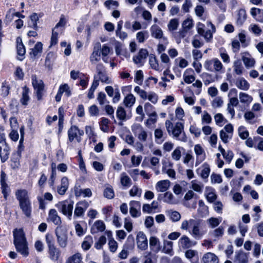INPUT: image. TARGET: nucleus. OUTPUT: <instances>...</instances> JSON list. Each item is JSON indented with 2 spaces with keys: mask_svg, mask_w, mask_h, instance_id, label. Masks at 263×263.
Masks as SVG:
<instances>
[{
  "mask_svg": "<svg viewBox=\"0 0 263 263\" xmlns=\"http://www.w3.org/2000/svg\"><path fill=\"white\" fill-rule=\"evenodd\" d=\"M201 220L196 219H190L182 221L181 229L188 230L190 234L195 239H200L203 233L201 230Z\"/></svg>",
  "mask_w": 263,
  "mask_h": 263,
  "instance_id": "f257e3e1",
  "label": "nucleus"
},
{
  "mask_svg": "<svg viewBox=\"0 0 263 263\" xmlns=\"http://www.w3.org/2000/svg\"><path fill=\"white\" fill-rule=\"evenodd\" d=\"M14 244L17 251L24 256L29 254L28 244L22 229H15L13 231Z\"/></svg>",
  "mask_w": 263,
  "mask_h": 263,
  "instance_id": "f03ea898",
  "label": "nucleus"
},
{
  "mask_svg": "<svg viewBox=\"0 0 263 263\" xmlns=\"http://www.w3.org/2000/svg\"><path fill=\"white\" fill-rule=\"evenodd\" d=\"M165 127L168 134L173 135V137L183 142L187 140V138L184 132L183 123L180 122L176 123L175 125L170 120H166L165 123Z\"/></svg>",
  "mask_w": 263,
  "mask_h": 263,
  "instance_id": "7ed1b4c3",
  "label": "nucleus"
},
{
  "mask_svg": "<svg viewBox=\"0 0 263 263\" xmlns=\"http://www.w3.org/2000/svg\"><path fill=\"white\" fill-rule=\"evenodd\" d=\"M31 82L37 100H41L45 91L43 81L38 78L35 74H33L31 76Z\"/></svg>",
  "mask_w": 263,
  "mask_h": 263,
  "instance_id": "20e7f679",
  "label": "nucleus"
},
{
  "mask_svg": "<svg viewBox=\"0 0 263 263\" xmlns=\"http://www.w3.org/2000/svg\"><path fill=\"white\" fill-rule=\"evenodd\" d=\"M73 204L72 201L64 200L56 204L55 206L60 212L70 219L72 214Z\"/></svg>",
  "mask_w": 263,
  "mask_h": 263,
  "instance_id": "39448f33",
  "label": "nucleus"
},
{
  "mask_svg": "<svg viewBox=\"0 0 263 263\" xmlns=\"http://www.w3.org/2000/svg\"><path fill=\"white\" fill-rule=\"evenodd\" d=\"M57 241L61 248H65L67 244L68 235L65 229L62 227H57L55 230Z\"/></svg>",
  "mask_w": 263,
  "mask_h": 263,
  "instance_id": "423d86ee",
  "label": "nucleus"
},
{
  "mask_svg": "<svg viewBox=\"0 0 263 263\" xmlns=\"http://www.w3.org/2000/svg\"><path fill=\"white\" fill-rule=\"evenodd\" d=\"M97 76V79L102 83L106 84L111 83V80L107 76L106 71L102 64H98L96 66Z\"/></svg>",
  "mask_w": 263,
  "mask_h": 263,
  "instance_id": "0eeeda50",
  "label": "nucleus"
},
{
  "mask_svg": "<svg viewBox=\"0 0 263 263\" xmlns=\"http://www.w3.org/2000/svg\"><path fill=\"white\" fill-rule=\"evenodd\" d=\"M205 68L209 70H214L216 72H222L223 66L220 61L217 58H213L211 60L206 61L204 64Z\"/></svg>",
  "mask_w": 263,
  "mask_h": 263,
  "instance_id": "6e6552de",
  "label": "nucleus"
},
{
  "mask_svg": "<svg viewBox=\"0 0 263 263\" xmlns=\"http://www.w3.org/2000/svg\"><path fill=\"white\" fill-rule=\"evenodd\" d=\"M83 134V131L80 130L78 126L76 125L71 126L67 132L68 141L72 142L76 139L78 142H80L81 140V136Z\"/></svg>",
  "mask_w": 263,
  "mask_h": 263,
  "instance_id": "1a4fd4ad",
  "label": "nucleus"
},
{
  "mask_svg": "<svg viewBox=\"0 0 263 263\" xmlns=\"http://www.w3.org/2000/svg\"><path fill=\"white\" fill-rule=\"evenodd\" d=\"M132 130L141 141L145 142L147 140V132L141 125L137 123L134 124L132 126Z\"/></svg>",
  "mask_w": 263,
  "mask_h": 263,
  "instance_id": "9d476101",
  "label": "nucleus"
},
{
  "mask_svg": "<svg viewBox=\"0 0 263 263\" xmlns=\"http://www.w3.org/2000/svg\"><path fill=\"white\" fill-rule=\"evenodd\" d=\"M89 204L86 200H83L78 202L76 205L74 211V217H81L84 215L85 211L89 207Z\"/></svg>",
  "mask_w": 263,
  "mask_h": 263,
  "instance_id": "9b49d317",
  "label": "nucleus"
},
{
  "mask_svg": "<svg viewBox=\"0 0 263 263\" xmlns=\"http://www.w3.org/2000/svg\"><path fill=\"white\" fill-rule=\"evenodd\" d=\"M0 157L2 162L3 163L9 158L10 148L2 137L0 138Z\"/></svg>",
  "mask_w": 263,
  "mask_h": 263,
  "instance_id": "f8f14e48",
  "label": "nucleus"
},
{
  "mask_svg": "<svg viewBox=\"0 0 263 263\" xmlns=\"http://www.w3.org/2000/svg\"><path fill=\"white\" fill-rule=\"evenodd\" d=\"M194 151L196 155L195 166H197L205 160L206 154L204 149L200 144H196L194 146Z\"/></svg>",
  "mask_w": 263,
  "mask_h": 263,
  "instance_id": "ddd939ff",
  "label": "nucleus"
},
{
  "mask_svg": "<svg viewBox=\"0 0 263 263\" xmlns=\"http://www.w3.org/2000/svg\"><path fill=\"white\" fill-rule=\"evenodd\" d=\"M137 244L138 248L144 251L148 248L147 239L146 235L143 232L140 231L138 233L136 237Z\"/></svg>",
  "mask_w": 263,
  "mask_h": 263,
  "instance_id": "4468645a",
  "label": "nucleus"
},
{
  "mask_svg": "<svg viewBox=\"0 0 263 263\" xmlns=\"http://www.w3.org/2000/svg\"><path fill=\"white\" fill-rule=\"evenodd\" d=\"M47 220L48 222H52L54 224L61 227L62 220L59 216L58 212L54 209H50L49 211Z\"/></svg>",
  "mask_w": 263,
  "mask_h": 263,
  "instance_id": "2eb2a0df",
  "label": "nucleus"
},
{
  "mask_svg": "<svg viewBox=\"0 0 263 263\" xmlns=\"http://www.w3.org/2000/svg\"><path fill=\"white\" fill-rule=\"evenodd\" d=\"M129 213L130 215L134 217H138L141 215L140 203L137 201H132L129 203Z\"/></svg>",
  "mask_w": 263,
  "mask_h": 263,
  "instance_id": "dca6fc26",
  "label": "nucleus"
},
{
  "mask_svg": "<svg viewBox=\"0 0 263 263\" xmlns=\"http://www.w3.org/2000/svg\"><path fill=\"white\" fill-rule=\"evenodd\" d=\"M15 195L18 203L30 201L28 191L25 189H18L15 192Z\"/></svg>",
  "mask_w": 263,
  "mask_h": 263,
  "instance_id": "f3484780",
  "label": "nucleus"
},
{
  "mask_svg": "<svg viewBox=\"0 0 263 263\" xmlns=\"http://www.w3.org/2000/svg\"><path fill=\"white\" fill-rule=\"evenodd\" d=\"M148 55V51L145 49H141L139 51L137 55L133 57L134 62L136 64L142 65L143 61L147 58Z\"/></svg>",
  "mask_w": 263,
  "mask_h": 263,
  "instance_id": "a211bd4d",
  "label": "nucleus"
},
{
  "mask_svg": "<svg viewBox=\"0 0 263 263\" xmlns=\"http://www.w3.org/2000/svg\"><path fill=\"white\" fill-rule=\"evenodd\" d=\"M210 172V165L207 163H204L200 167L196 170L197 173L204 179L209 177Z\"/></svg>",
  "mask_w": 263,
  "mask_h": 263,
  "instance_id": "6ab92c4d",
  "label": "nucleus"
},
{
  "mask_svg": "<svg viewBox=\"0 0 263 263\" xmlns=\"http://www.w3.org/2000/svg\"><path fill=\"white\" fill-rule=\"evenodd\" d=\"M69 186L68 179L66 177H63L61 180V184L57 187V192L60 195H64L66 192Z\"/></svg>",
  "mask_w": 263,
  "mask_h": 263,
  "instance_id": "aec40b11",
  "label": "nucleus"
},
{
  "mask_svg": "<svg viewBox=\"0 0 263 263\" xmlns=\"http://www.w3.org/2000/svg\"><path fill=\"white\" fill-rule=\"evenodd\" d=\"M20 209L23 214L27 217H30L32 213L31 202L30 201L19 203Z\"/></svg>",
  "mask_w": 263,
  "mask_h": 263,
  "instance_id": "412c9836",
  "label": "nucleus"
},
{
  "mask_svg": "<svg viewBox=\"0 0 263 263\" xmlns=\"http://www.w3.org/2000/svg\"><path fill=\"white\" fill-rule=\"evenodd\" d=\"M48 254L49 258L53 261H57L59 260L61 256V251L55 246L51 247L48 248Z\"/></svg>",
  "mask_w": 263,
  "mask_h": 263,
  "instance_id": "4be33fe9",
  "label": "nucleus"
},
{
  "mask_svg": "<svg viewBox=\"0 0 263 263\" xmlns=\"http://www.w3.org/2000/svg\"><path fill=\"white\" fill-rule=\"evenodd\" d=\"M196 242H193L186 235H183L179 240V244L183 249H188L195 245Z\"/></svg>",
  "mask_w": 263,
  "mask_h": 263,
  "instance_id": "5701e85b",
  "label": "nucleus"
},
{
  "mask_svg": "<svg viewBox=\"0 0 263 263\" xmlns=\"http://www.w3.org/2000/svg\"><path fill=\"white\" fill-rule=\"evenodd\" d=\"M207 25L211 27L212 30L210 29H209L206 31L204 30L203 31V34H200V35L202 36L207 42H209L212 39L213 33L215 32L216 29L214 25L211 22H208L207 23Z\"/></svg>",
  "mask_w": 263,
  "mask_h": 263,
  "instance_id": "b1692460",
  "label": "nucleus"
},
{
  "mask_svg": "<svg viewBox=\"0 0 263 263\" xmlns=\"http://www.w3.org/2000/svg\"><path fill=\"white\" fill-rule=\"evenodd\" d=\"M203 263H218V257L214 253L208 252L204 254L202 258Z\"/></svg>",
  "mask_w": 263,
  "mask_h": 263,
  "instance_id": "393cba45",
  "label": "nucleus"
},
{
  "mask_svg": "<svg viewBox=\"0 0 263 263\" xmlns=\"http://www.w3.org/2000/svg\"><path fill=\"white\" fill-rule=\"evenodd\" d=\"M170 184L168 180L159 181L156 184V190L158 192H164L168 189Z\"/></svg>",
  "mask_w": 263,
  "mask_h": 263,
  "instance_id": "a878e982",
  "label": "nucleus"
},
{
  "mask_svg": "<svg viewBox=\"0 0 263 263\" xmlns=\"http://www.w3.org/2000/svg\"><path fill=\"white\" fill-rule=\"evenodd\" d=\"M242 60L247 68L253 67L255 63V61L254 58L248 52L243 53Z\"/></svg>",
  "mask_w": 263,
  "mask_h": 263,
  "instance_id": "bb28decb",
  "label": "nucleus"
},
{
  "mask_svg": "<svg viewBox=\"0 0 263 263\" xmlns=\"http://www.w3.org/2000/svg\"><path fill=\"white\" fill-rule=\"evenodd\" d=\"M234 263H248V254L241 251L236 252Z\"/></svg>",
  "mask_w": 263,
  "mask_h": 263,
  "instance_id": "cd10ccee",
  "label": "nucleus"
},
{
  "mask_svg": "<svg viewBox=\"0 0 263 263\" xmlns=\"http://www.w3.org/2000/svg\"><path fill=\"white\" fill-rule=\"evenodd\" d=\"M149 246L151 250L155 252H158L160 250V242L158 238L152 236L149 238Z\"/></svg>",
  "mask_w": 263,
  "mask_h": 263,
  "instance_id": "c85d7f7f",
  "label": "nucleus"
},
{
  "mask_svg": "<svg viewBox=\"0 0 263 263\" xmlns=\"http://www.w3.org/2000/svg\"><path fill=\"white\" fill-rule=\"evenodd\" d=\"M21 156V151L14 152L11 157V167L13 169L18 168L20 166V159Z\"/></svg>",
  "mask_w": 263,
  "mask_h": 263,
  "instance_id": "c756f323",
  "label": "nucleus"
},
{
  "mask_svg": "<svg viewBox=\"0 0 263 263\" xmlns=\"http://www.w3.org/2000/svg\"><path fill=\"white\" fill-rule=\"evenodd\" d=\"M151 35L153 37L160 39L163 38V31L157 25H153L151 27Z\"/></svg>",
  "mask_w": 263,
  "mask_h": 263,
  "instance_id": "7c9ffc66",
  "label": "nucleus"
},
{
  "mask_svg": "<svg viewBox=\"0 0 263 263\" xmlns=\"http://www.w3.org/2000/svg\"><path fill=\"white\" fill-rule=\"evenodd\" d=\"M105 229V225L101 220L96 221L93 224L91 229V233H97L99 232H103Z\"/></svg>",
  "mask_w": 263,
  "mask_h": 263,
  "instance_id": "2f4dec72",
  "label": "nucleus"
},
{
  "mask_svg": "<svg viewBox=\"0 0 263 263\" xmlns=\"http://www.w3.org/2000/svg\"><path fill=\"white\" fill-rule=\"evenodd\" d=\"M247 19L246 11L243 9H239L237 14L236 24L238 26H241Z\"/></svg>",
  "mask_w": 263,
  "mask_h": 263,
  "instance_id": "473e14b6",
  "label": "nucleus"
},
{
  "mask_svg": "<svg viewBox=\"0 0 263 263\" xmlns=\"http://www.w3.org/2000/svg\"><path fill=\"white\" fill-rule=\"evenodd\" d=\"M43 44L41 42H38L33 48L30 49L29 54L31 58H35L42 52Z\"/></svg>",
  "mask_w": 263,
  "mask_h": 263,
  "instance_id": "72a5a7b5",
  "label": "nucleus"
},
{
  "mask_svg": "<svg viewBox=\"0 0 263 263\" xmlns=\"http://www.w3.org/2000/svg\"><path fill=\"white\" fill-rule=\"evenodd\" d=\"M235 85L237 88L242 90H248L250 88L249 83L243 78L238 79Z\"/></svg>",
  "mask_w": 263,
  "mask_h": 263,
  "instance_id": "f704fd0d",
  "label": "nucleus"
},
{
  "mask_svg": "<svg viewBox=\"0 0 263 263\" xmlns=\"http://www.w3.org/2000/svg\"><path fill=\"white\" fill-rule=\"evenodd\" d=\"M55 59V55L53 52H50L47 53L45 61V65L48 69H52Z\"/></svg>",
  "mask_w": 263,
  "mask_h": 263,
  "instance_id": "c9c22d12",
  "label": "nucleus"
},
{
  "mask_svg": "<svg viewBox=\"0 0 263 263\" xmlns=\"http://www.w3.org/2000/svg\"><path fill=\"white\" fill-rule=\"evenodd\" d=\"M203 187V184L197 180H194L191 182V188L197 193H201Z\"/></svg>",
  "mask_w": 263,
  "mask_h": 263,
  "instance_id": "e433bc0d",
  "label": "nucleus"
},
{
  "mask_svg": "<svg viewBox=\"0 0 263 263\" xmlns=\"http://www.w3.org/2000/svg\"><path fill=\"white\" fill-rule=\"evenodd\" d=\"M132 180L125 173L120 175V183L124 187H128L132 185Z\"/></svg>",
  "mask_w": 263,
  "mask_h": 263,
  "instance_id": "4c0bfd02",
  "label": "nucleus"
},
{
  "mask_svg": "<svg viewBox=\"0 0 263 263\" xmlns=\"http://www.w3.org/2000/svg\"><path fill=\"white\" fill-rule=\"evenodd\" d=\"M149 64L152 69L156 71L160 70L158 61L156 56L153 54L149 55Z\"/></svg>",
  "mask_w": 263,
  "mask_h": 263,
  "instance_id": "58836bf2",
  "label": "nucleus"
},
{
  "mask_svg": "<svg viewBox=\"0 0 263 263\" xmlns=\"http://www.w3.org/2000/svg\"><path fill=\"white\" fill-rule=\"evenodd\" d=\"M166 213L167 216L173 222H177L180 220L181 215L177 211L170 210L167 211Z\"/></svg>",
  "mask_w": 263,
  "mask_h": 263,
  "instance_id": "ea45409f",
  "label": "nucleus"
},
{
  "mask_svg": "<svg viewBox=\"0 0 263 263\" xmlns=\"http://www.w3.org/2000/svg\"><path fill=\"white\" fill-rule=\"evenodd\" d=\"M30 21L28 23L29 27L37 30V22L39 20L38 14L36 13H33L30 16Z\"/></svg>",
  "mask_w": 263,
  "mask_h": 263,
  "instance_id": "a19ab883",
  "label": "nucleus"
},
{
  "mask_svg": "<svg viewBox=\"0 0 263 263\" xmlns=\"http://www.w3.org/2000/svg\"><path fill=\"white\" fill-rule=\"evenodd\" d=\"M221 221V217H211L207 219L206 222L209 225V227L213 229L217 227L220 223Z\"/></svg>",
  "mask_w": 263,
  "mask_h": 263,
  "instance_id": "79ce46f5",
  "label": "nucleus"
},
{
  "mask_svg": "<svg viewBox=\"0 0 263 263\" xmlns=\"http://www.w3.org/2000/svg\"><path fill=\"white\" fill-rule=\"evenodd\" d=\"M239 98L241 103L248 105L253 101V98L252 96L242 92H240L239 93Z\"/></svg>",
  "mask_w": 263,
  "mask_h": 263,
  "instance_id": "37998d69",
  "label": "nucleus"
},
{
  "mask_svg": "<svg viewBox=\"0 0 263 263\" xmlns=\"http://www.w3.org/2000/svg\"><path fill=\"white\" fill-rule=\"evenodd\" d=\"M155 141L157 143H161L164 140L163 132L162 129L156 128L154 131Z\"/></svg>",
  "mask_w": 263,
  "mask_h": 263,
  "instance_id": "c03bdc74",
  "label": "nucleus"
},
{
  "mask_svg": "<svg viewBox=\"0 0 263 263\" xmlns=\"http://www.w3.org/2000/svg\"><path fill=\"white\" fill-rule=\"evenodd\" d=\"M135 97L133 95L130 93L125 97L123 103L126 107H130L135 104Z\"/></svg>",
  "mask_w": 263,
  "mask_h": 263,
  "instance_id": "a18cd8bd",
  "label": "nucleus"
},
{
  "mask_svg": "<svg viewBox=\"0 0 263 263\" xmlns=\"http://www.w3.org/2000/svg\"><path fill=\"white\" fill-rule=\"evenodd\" d=\"M104 196L107 199H112L115 197V193L112 187L107 184L103 192Z\"/></svg>",
  "mask_w": 263,
  "mask_h": 263,
  "instance_id": "49530a36",
  "label": "nucleus"
},
{
  "mask_svg": "<svg viewBox=\"0 0 263 263\" xmlns=\"http://www.w3.org/2000/svg\"><path fill=\"white\" fill-rule=\"evenodd\" d=\"M29 89L27 87H24L23 90L22 92V97L20 100L21 103L23 105H27L28 104V102L30 99V97L29 96Z\"/></svg>",
  "mask_w": 263,
  "mask_h": 263,
  "instance_id": "de8ad7c7",
  "label": "nucleus"
},
{
  "mask_svg": "<svg viewBox=\"0 0 263 263\" xmlns=\"http://www.w3.org/2000/svg\"><path fill=\"white\" fill-rule=\"evenodd\" d=\"M234 71L237 75H240L242 73L243 66L240 60H237L233 63Z\"/></svg>",
  "mask_w": 263,
  "mask_h": 263,
  "instance_id": "09e8293b",
  "label": "nucleus"
},
{
  "mask_svg": "<svg viewBox=\"0 0 263 263\" xmlns=\"http://www.w3.org/2000/svg\"><path fill=\"white\" fill-rule=\"evenodd\" d=\"M93 243V239L91 236L85 237L84 240L82 243V248L85 250H89Z\"/></svg>",
  "mask_w": 263,
  "mask_h": 263,
  "instance_id": "8fccbe9b",
  "label": "nucleus"
},
{
  "mask_svg": "<svg viewBox=\"0 0 263 263\" xmlns=\"http://www.w3.org/2000/svg\"><path fill=\"white\" fill-rule=\"evenodd\" d=\"M100 52L99 50V48H96L95 47L90 57V61L92 64H94L100 60Z\"/></svg>",
  "mask_w": 263,
  "mask_h": 263,
  "instance_id": "3c124183",
  "label": "nucleus"
},
{
  "mask_svg": "<svg viewBox=\"0 0 263 263\" xmlns=\"http://www.w3.org/2000/svg\"><path fill=\"white\" fill-rule=\"evenodd\" d=\"M223 234L224 228L222 226L219 227L210 233L212 236L217 239L222 237Z\"/></svg>",
  "mask_w": 263,
  "mask_h": 263,
  "instance_id": "603ef678",
  "label": "nucleus"
},
{
  "mask_svg": "<svg viewBox=\"0 0 263 263\" xmlns=\"http://www.w3.org/2000/svg\"><path fill=\"white\" fill-rule=\"evenodd\" d=\"M149 36L148 32L147 31L138 32L136 34V39L139 43H143Z\"/></svg>",
  "mask_w": 263,
  "mask_h": 263,
  "instance_id": "864d4df0",
  "label": "nucleus"
},
{
  "mask_svg": "<svg viewBox=\"0 0 263 263\" xmlns=\"http://www.w3.org/2000/svg\"><path fill=\"white\" fill-rule=\"evenodd\" d=\"M194 26V22L192 18L188 17L184 20L182 23V27L183 29L189 31Z\"/></svg>",
  "mask_w": 263,
  "mask_h": 263,
  "instance_id": "5fc2aeb1",
  "label": "nucleus"
},
{
  "mask_svg": "<svg viewBox=\"0 0 263 263\" xmlns=\"http://www.w3.org/2000/svg\"><path fill=\"white\" fill-rule=\"evenodd\" d=\"M17 52L19 55L23 56L25 54L26 50L25 48V46L23 44L22 42V40L20 38H17Z\"/></svg>",
  "mask_w": 263,
  "mask_h": 263,
  "instance_id": "6e6d98bb",
  "label": "nucleus"
},
{
  "mask_svg": "<svg viewBox=\"0 0 263 263\" xmlns=\"http://www.w3.org/2000/svg\"><path fill=\"white\" fill-rule=\"evenodd\" d=\"M101 52L103 57V60L105 62H107L106 60L105 59V57L109 55L110 53L112 52V50L106 44H104L101 48Z\"/></svg>",
  "mask_w": 263,
  "mask_h": 263,
  "instance_id": "4d7b16f0",
  "label": "nucleus"
},
{
  "mask_svg": "<svg viewBox=\"0 0 263 263\" xmlns=\"http://www.w3.org/2000/svg\"><path fill=\"white\" fill-rule=\"evenodd\" d=\"M82 260L81 254L77 253L69 258L67 263H83Z\"/></svg>",
  "mask_w": 263,
  "mask_h": 263,
  "instance_id": "13d9d810",
  "label": "nucleus"
},
{
  "mask_svg": "<svg viewBox=\"0 0 263 263\" xmlns=\"http://www.w3.org/2000/svg\"><path fill=\"white\" fill-rule=\"evenodd\" d=\"M214 118L216 124L219 126H222L224 123L227 122V120L225 119L223 115L220 113L216 114L214 116Z\"/></svg>",
  "mask_w": 263,
  "mask_h": 263,
  "instance_id": "bf43d9fd",
  "label": "nucleus"
},
{
  "mask_svg": "<svg viewBox=\"0 0 263 263\" xmlns=\"http://www.w3.org/2000/svg\"><path fill=\"white\" fill-rule=\"evenodd\" d=\"M130 196H138L140 197L142 194V190L139 188L137 185H134L129 192Z\"/></svg>",
  "mask_w": 263,
  "mask_h": 263,
  "instance_id": "052dcab7",
  "label": "nucleus"
},
{
  "mask_svg": "<svg viewBox=\"0 0 263 263\" xmlns=\"http://www.w3.org/2000/svg\"><path fill=\"white\" fill-rule=\"evenodd\" d=\"M164 202L170 204H175L176 201L173 194L171 192H167L164 195Z\"/></svg>",
  "mask_w": 263,
  "mask_h": 263,
  "instance_id": "680f3d73",
  "label": "nucleus"
},
{
  "mask_svg": "<svg viewBox=\"0 0 263 263\" xmlns=\"http://www.w3.org/2000/svg\"><path fill=\"white\" fill-rule=\"evenodd\" d=\"M117 117L120 120L124 121L126 119V113L124 108L119 106L116 111Z\"/></svg>",
  "mask_w": 263,
  "mask_h": 263,
  "instance_id": "e2e57ef3",
  "label": "nucleus"
},
{
  "mask_svg": "<svg viewBox=\"0 0 263 263\" xmlns=\"http://www.w3.org/2000/svg\"><path fill=\"white\" fill-rule=\"evenodd\" d=\"M179 25V21L177 18L171 19L167 27L170 31H173L176 30Z\"/></svg>",
  "mask_w": 263,
  "mask_h": 263,
  "instance_id": "0e129e2a",
  "label": "nucleus"
},
{
  "mask_svg": "<svg viewBox=\"0 0 263 263\" xmlns=\"http://www.w3.org/2000/svg\"><path fill=\"white\" fill-rule=\"evenodd\" d=\"M163 243V252L166 254L171 253L173 250V242L171 241L165 240Z\"/></svg>",
  "mask_w": 263,
  "mask_h": 263,
  "instance_id": "69168bd1",
  "label": "nucleus"
},
{
  "mask_svg": "<svg viewBox=\"0 0 263 263\" xmlns=\"http://www.w3.org/2000/svg\"><path fill=\"white\" fill-rule=\"evenodd\" d=\"M109 120L106 118L103 117L101 119V121L100 122V129L103 132H106L108 129V124Z\"/></svg>",
  "mask_w": 263,
  "mask_h": 263,
  "instance_id": "338daca9",
  "label": "nucleus"
},
{
  "mask_svg": "<svg viewBox=\"0 0 263 263\" xmlns=\"http://www.w3.org/2000/svg\"><path fill=\"white\" fill-rule=\"evenodd\" d=\"M202 124H210L212 122V117L211 115L206 111H204L201 117Z\"/></svg>",
  "mask_w": 263,
  "mask_h": 263,
  "instance_id": "774afa93",
  "label": "nucleus"
}]
</instances>
